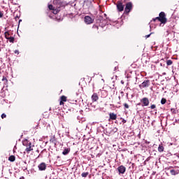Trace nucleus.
<instances>
[{
	"label": "nucleus",
	"instance_id": "obj_1",
	"mask_svg": "<svg viewBox=\"0 0 179 179\" xmlns=\"http://www.w3.org/2000/svg\"><path fill=\"white\" fill-rule=\"evenodd\" d=\"M156 19L160 22L162 24H166L167 23V18L166 17V13L161 12L159 14V17H157Z\"/></svg>",
	"mask_w": 179,
	"mask_h": 179
},
{
	"label": "nucleus",
	"instance_id": "obj_2",
	"mask_svg": "<svg viewBox=\"0 0 179 179\" xmlns=\"http://www.w3.org/2000/svg\"><path fill=\"white\" fill-rule=\"evenodd\" d=\"M142 107H148L149 106V98L144 97L140 100Z\"/></svg>",
	"mask_w": 179,
	"mask_h": 179
},
{
	"label": "nucleus",
	"instance_id": "obj_3",
	"mask_svg": "<svg viewBox=\"0 0 179 179\" xmlns=\"http://www.w3.org/2000/svg\"><path fill=\"white\" fill-rule=\"evenodd\" d=\"M131 10H132V3L128 2L126 3V6L124 8V13L128 15V13H129V12H131Z\"/></svg>",
	"mask_w": 179,
	"mask_h": 179
},
{
	"label": "nucleus",
	"instance_id": "obj_4",
	"mask_svg": "<svg viewBox=\"0 0 179 179\" xmlns=\"http://www.w3.org/2000/svg\"><path fill=\"white\" fill-rule=\"evenodd\" d=\"M116 6L118 12H122V10H124L125 5H124L120 1H118L116 3Z\"/></svg>",
	"mask_w": 179,
	"mask_h": 179
},
{
	"label": "nucleus",
	"instance_id": "obj_5",
	"mask_svg": "<svg viewBox=\"0 0 179 179\" xmlns=\"http://www.w3.org/2000/svg\"><path fill=\"white\" fill-rule=\"evenodd\" d=\"M54 5H57L58 8H64L65 6V3L61 1V0H54L53 1Z\"/></svg>",
	"mask_w": 179,
	"mask_h": 179
},
{
	"label": "nucleus",
	"instance_id": "obj_6",
	"mask_svg": "<svg viewBox=\"0 0 179 179\" xmlns=\"http://www.w3.org/2000/svg\"><path fill=\"white\" fill-rule=\"evenodd\" d=\"M139 86L140 87H143V89H145V87H149V86H150V80H144Z\"/></svg>",
	"mask_w": 179,
	"mask_h": 179
},
{
	"label": "nucleus",
	"instance_id": "obj_7",
	"mask_svg": "<svg viewBox=\"0 0 179 179\" xmlns=\"http://www.w3.org/2000/svg\"><path fill=\"white\" fill-rule=\"evenodd\" d=\"M84 20L86 23V24H92L93 22H94V20H93L90 16L87 15L84 17Z\"/></svg>",
	"mask_w": 179,
	"mask_h": 179
},
{
	"label": "nucleus",
	"instance_id": "obj_8",
	"mask_svg": "<svg viewBox=\"0 0 179 179\" xmlns=\"http://www.w3.org/2000/svg\"><path fill=\"white\" fill-rule=\"evenodd\" d=\"M117 171L120 174H124L125 171H127V168H125V166H124L123 165H121L118 166Z\"/></svg>",
	"mask_w": 179,
	"mask_h": 179
},
{
	"label": "nucleus",
	"instance_id": "obj_9",
	"mask_svg": "<svg viewBox=\"0 0 179 179\" xmlns=\"http://www.w3.org/2000/svg\"><path fill=\"white\" fill-rule=\"evenodd\" d=\"M38 167L40 171H44L47 169V164H45L44 162H42L38 166Z\"/></svg>",
	"mask_w": 179,
	"mask_h": 179
},
{
	"label": "nucleus",
	"instance_id": "obj_10",
	"mask_svg": "<svg viewBox=\"0 0 179 179\" xmlns=\"http://www.w3.org/2000/svg\"><path fill=\"white\" fill-rule=\"evenodd\" d=\"M66 101H67V97L65 95H62L60 97L59 105L60 106H64V103H66Z\"/></svg>",
	"mask_w": 179,
	"mask_h": 179
},
{
	"label": "nucleus",
	"instance_id": "obj_11",
	"mask_svg": "<svg viewBox=\"0 0 179 179\" xmlns=\"http://www.w3.org/2000/svg\"><path fill=\"white\" fill-rule=\"evenodd\" d=\"M33 148H34V145H32L31 144H29L28 146H27L25 152L27 153V155H29V153L33 150Z\"/></svg>",
	"mask_w": 179,
	"mask_h": 179
},
{
	"label": "nucleus",
	"instance_id": "obj_12",
	"mask_svg": "<svg viewBox=\"0 0 179 179\" xmlns=\"http://www.w3.org/2000/svg\"><path fill=\"white\" fill-rule=\"evenodd\" d=\"M110 120H112V121H115V120H117V114L114 113H109V121Z\"/></svg>",
	"mask_w": 179,
	"mask_h": 179
},
{
	"label": "nucleus",
	"instance_id": "obj_13",
	"mask_svg": "<svg viewBox=\"0 0 179 179\" xmlns=\"http://www.w3.org/2000/svg\"><path fill=\"white\" fill-rule=\"evenodd\" d=\"M92 101L93 103L99 100V95H97V93H94L91 97Z\"/></svg>",
	"mask_w": 179,
	"mask_h": 179
},
{
	"label": "nucleus",
	"instance_id": "obj_14",
	"mask_svg": "<svg viewBox=\"0 0 179 179\" xmlns=\"http://www.w3.org/2000/svg\"><path fill=\"white\" fill-rule=\"evenodd\" d=\"M158 152H159V153L164 152V146L163 145V143L159 145Z\"/></svg>",
	"mask_w": 179,
	"mask_h": 179
},
{
	"label": "nucleus",
	"instance_id": "obj_15",
	"mask_svg": "<svg viewBox=\"0 0 179 179\" xmlns=\"http://www.w3.org/2000/svg\"><path fill=\"white\" fill-rule=\"evenodd\" d=\"M22 145L23 146H26V148H27L28 145H31V142L29 141V140H24L22 142Z\"/></svg>",
	"mask_w": 179,
	"mask_h": 179
},
{
	"label": "nucleus",
	"instance_id": "obj_16",
	"mask_svg": "<svg viewBox=\"0 0 179 179\" xmlns=\"http://www.w3.org/2000/svg\"><path fill=\"white\" fill-rule=\"evenodd\" d=\"M92 31L94 32V33H99V26H97V25H93L92 26Z\"/></svg>",
	"mask_w": 179,
	"mask_h": 179
},
{
	"label": "nucleus",
	"instance_id": "obj_17",
	"mask_svg": "<svg viewBox=\"0 0 179 179\" xmlns=\"http://www.w3.org/2000/svg\"><path fill=\"white\" fill-rule=\"evenodd\" d=\"M69 152H71V148H66L62 152V155H64V156H66V155H68L69 153Z\"/></svg>",
	"mask_w": 179,
	"mask_h": 179
},
{
	"label": "nucleus",
	"instance_id": "obj_18",
	"mask_svg": "<svg viewBox=\"0 0 179 179\" xmlns=\"http://www.w3.org/2000/svg\"><path fill=\"white\" fill-rule=\"evenodd\" d=\"M92 5V2L90 1H85L84 2V8H86V6H87V8H90V6Z\"/></svg>",
	"mask_w": 179,
	"mask_h": 179
},
{
	"label": "nucleus",
	"instance_id": "obj_19",
	"mask_svg": "<svg viewBox=\"0 0 179 179\" xmlns=\"http://www.w3.org/2000/svg\"><path fill=\"white\" fill-rule=\"evenodd\" d=\"M57 8H55V9L52 10V13L54 15H57V13H59V10H59V7L57 6Z\"/></svg>",
	"mask_w": 179,
	"mask_h": 179
},
{
	"label": "nucleus",
	"instance_id": "obj_20",
	"mask_svg": "<svg viewBox=\"0 0 179 179\" xmlns=\"http://www.w3.org/2000/svg\"><path fill=\"white\" fill-rule=\"evenodd\" d=\"M8 160L9 162H15V160H16V157L14 155H10L8 157Z\"/></svg>",
	"mask_w": 179,
	"mask_h": 179
},
{
	"label": "nucleus",
	"instance_id": "obj_21",
	"mask_svg": "<svg viewBox=\"0 0 179 179\" xmlns=\"http://www.w3.org/2000/svg\"><path fill=\"white\" fill-rule=\"evenodd\" d=\"M7 40H8V41H10L12 43H15V37L10 36L7 38Z\"/></svg>",
	"mask_w": 179,
	"mask_h": 179
},
{
	"label": "nucleus",
	"instance_id": "obj_22",
	"mask_svg": "<svg viewBox=\"0 0 179 179\" xmlns=\"http://www.w3.org/2000/svg\"><path fill=\"white\" fill-rule=\"evenodd\" d=\"M170 173L171 176H177V174H178V173L174 169L171 170Z\"/></svg>",
	"mask_w": 179,
	"mask_h": 179
},
{
	"label": "nucleus",
	"instance_id": "obj_23",
	"mask_svg": "<svg viewBox=\"0 0 179 179\" xmlns=\"http://www.w3.org/2000/svg\"><path fill=\"white\" fill-rule=\"evenodd\" d=\"M87 176H89V172H83L81 174V177H83V178H86V177H87Z\"/></svg>",
	"mask_w": 179,
	"mask_h": 179
},
{
	"label": "nucleus",
	"instance_id": "obj_24",
	"mask_svg": "<svg viewBox=\"0 0 179 179\" xmlns=\"http://www.w3.org/2000/svg\"><path fill=\"white\" fill-rule=\"evenodd\" d=\"M9 36H10V34H9V31H6V32L4 33V37H5V38L8 39V37H9Z\"/></svg>",
	"mask_w": 179,
	"mask_h": 179
},
{
	"label": "nucleus",
	"instance_id": "obj_25",
	"mask_svg": "<svg viewBox=\"0 0 179 179\" xmlns=\"http://www.w3.org/2000/svg\"><path fill=\"white\" fill-rule=\"evenodd\" d=\"M166 64L168 66H170V65H173V61L172 60H167L166 61Z\"/></svg>",
	"mask_w": 179,
	"mask_h": 179
},
{
	"label": "nucleus",
	"instance_id": "obj_26",
	"mask_svg": "<svg viewBox=\"0 0 179 179\" xmlns=\"http://www.w3.org/2000/svg\"><path fill=\"white\" fill-rule=\"evenodd\" d=\"M43 117L44 118H48V117H50V113H48V112H45L43 114Z\"/></svg>",
	"mask_w": 179,
	"mask_h": 179
},
{
	"label": "nucleus",
	"instance_id": "obj_27",
	"mask_svg": "<svg viewBox=\"0 0 179 179\" xmlns=\"http://www.w3.org/2000/svg\"><path fill=\"white\" fill-rule=\"evenodd\" d=\"M165 103H167V99H166L165 98H162L161 99V104H164Z\"/></svg>",
	"mask_w": 179,
	"mask_h": 179
},
{
	"label": "nucleus",
	"instance_id": "obj_28",
	"mask_svg": "<svg viewBox=\"0 0 179 179\" xmlns=\"http://www.w3.org/2000/svg\"><path fill=\"white\" fill-rule=\"evenodd\" d=\"M171 112L172 114H177V109L176 108H171Z\"/></svg>",
	"mask_w": 179,
	"mask_h": 179
},
{
	"label": "nucleus",
	"instance_id": "obj_29",
	"mask_svg": "<svg viewBox=\"0 0 179 179\" xmlns=\"http://www.w3.org/2000/svg\"><path fill=\"white\" fill-rule=\"evenodd\" d=\"M48 8H49L50 10H52L55 8V7H54V6H52V4H50L48 6Z\"/></svg>",
	"mask_w": 179,
	"mask_h": 179
},
{
	"label": "nucleus",
	"instance_id": "obj_30",
	"mask_svg": "<svg viewBox=\"0 0 179 179\" xmlns=\"http://www.w3.org/2000/svg\"><path fill=\"white\" fill-rule=\"evenodd\" d=\"M2 81L5 82L6 83H8V79L6 78V77L3 76L2 78Z\"/></svg>",
	"mask_w": 179,
	"mask_h": 179
},
{
	"label": "nucleus",
	"instance_id": "obj_31",
	"mask_svg": "<svg viewBox=\"0 0 179 179\" xmlns=\"http://www.w3.org/2000/svg\"><path fill=\"white\" fill-rule=\"evenodd\" d=\"M150 108H151V110H155V108H156V105L155 104L151 105Z\"/></svg>",
	"mask_w": 179,
	"mask_h": 179
},
{
	"label": "nucleus",
	"instance_id": "obj_32",
	"mask_svg": "<svg viewBox=\"0 0 179 179\" xmlns=\"http://www.w3.org/2000/svg\"><path fill=\"white\" fill-rule=\"evenodd\" d=\"M124 108H129V105L128 103H124Z\"/></svg>",
	"mask_w": 179,
	"mask_h": 179
},
{
	"label": "nucleus",
	"instance_id": "obj_33",
	"mask_svg": "<svg viewBox=\"0 0 179 179\" xmlns=\"http://www.w3.org/2000/svg\"><path fill=\"white\" fill-rule=\"evenodd\" d=\"M1 118H2V119L6 118V114L3 113V114L1 115Z\"/></svg>",
	"mask_w": 179,
	"mask_h": 179
},
{
	"label": "nucleus",
	"instance_id": "obj_34",
	"mask_svg": "<svg viewBox=\"0 0 179 179\" xmlns=\"http://www.w3.org/2000/svg\"><path fill=\"white\" fill-rule=\"evenodd\" d=\"M1 17H3V13L0 12V19Z\"/></svg>",
	"mask_w": 179,
	"mask_h": 179
},
{
	"label": "nucleus",
	"instance_id": "obj_35",
	"mask_svg": "<svg viewBox=\"0 0 179 179\" xmlns=\"http://www.w3.org/2000/svg\"><path fill=\"white\" fill-rule=\"evenodd\" d=\"M18 19H19V17H18L17 15H16V16L15 17V21L17 22V20H18Z\"/></svg>",
	"mask_w": 179,
	"mask_h": 179
},
{
	"label": "nucleus",
	"instance_id": "obj_36",
	"mask_svg": "<svg viewBox=\"0 0 179 179\" xmlns=\"http://www.w3.org/2000/svg\"><path fill=\"white\" fill-rule=\"evenodd\" d=\"M150 34H148V35H146V36H145V38H149V37H150Z\"/></svg>",
	"mask_w": 179,
	"mask_h": 179
},
{
	"label": "nucleus",
	"instance_id": "obj_37",
	"mask_svg": "<svg viewBox=\"0 0 179 179\" xmlns=\"http://www.w3.org/2000/svg\"><path fill=\"white\" fill-rule=\"evenodd\" d=\"M15 54L19 55V50H15Z\"/></svg>",
	"mask_w": 179,
	"mask_h": 179
},
{
	"label": "nucleus",
	"instance_id": "obj_38",
	"mask_svg": "<svg viewBox=\"0 0 179 179\" xmlns=\"http://www.w3.org/2000/svg\"><path fill=\"white\" fill-rule=\"evenodd\" d=\"M122 122H123V124H125V122H127V120H125V119H122Z\"/></svg>",
	"mask_w": 179,
	"mask_h": 179
},
{
	"label": "nucleus",
	"instance_id": "obj_39",
	"mask_svg": "<svg viewBox=\"0 0 179 179\" xmlns=\"http://www.w3.org/2000/svg\"><path fill=\"white\" fill-rule=\"evenodd\" d=\"M152 20H153V22H156V20H157V19H156V17H155V18H153Z\"/></svg>",
	"mask_w": 179,
	"mask_h": 179
},
{
	"label": "nucleus",
	"instance_id": "obj_40",
	"mask_svg": "<svg viewBox=\"0 0 179 179\" xmlns=\"http://www.w3.org/2000/svg\"><path fill=\"white\" fill-rule=\"evenodd\" d=\"M20 22H22V20H19L18 25L20 24Z\"/></svg>",
	"mask_w": 179,
	"mask_h": 179
},
{
	"label": "nucleus",
	"instance_id": "obj_41",
	"mask_svg": "<svg viewBox=\"0 0 179 179\" xmlns=\"http://www.w3.org/2000/svg\"><path fill=\"white\" fill-rule=\"evenodd\" d=\"M141 103H137V106H141Z\"/></svg>",
	"mask_w": 179,
	"mask_h": 179
},
{
	"label": "nucleus",
	"instance_id": "obj_42",
	"mask_svg": "<svg viewBox=\"0 0 179 179\" xmlns=\"http://www.w3.org/2000/svg\"><path fill=\"white\" fill-rule=\"evenodd\" d=\"M20 179H24V177H21V178H20Z\"/></svg>",
	"mask_w": 179,
	"mask_h": 179
},
{
	"label": "nucleus",
	"instance_id": "obj_43",
	"mask_svg": "<svg viewBox=\"0 0 179 179\" xmlns=\"http://www.w3.org/2000/svg\"><path fill=\"white\" fill-rule=\"evenodd\" d=\"M50 142H54V140H50Z\"/></svg>",
	"mask_w": 179,
	"mask_h": 179
},
{
	"label": "nucleus",
	"instance_id": "obj_44",
	"mask_svg": "<svg viewBox=\"0 0 179 179\" xmlns=\"http://www.w3.org/2000/svg\"><path fill=\"white\" fill-rule=\"evenodd\" d=\"M117 68H118V67H115V69H117Z\"/></svg>",
	"mask_w": 179,
	"mask_h": 179
},
{
	"label": "nucleus",
	"instance_id": "obj_45",
	"mask_svg": "<svg viewBox=\"0 0 179 179\" xmlns=\"http://www.w3.org/2000/svg\"><path fill=\"white\" fill-rule=\"evenodd\" d=\"M124 1H127V0H124Z\"/></svg>",
	"mask_w": 179,
	"mask_h": 179
}]
</instances>
